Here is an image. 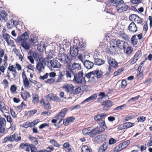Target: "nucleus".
Returning <instances> with one entry per match:
<instances>
[{"mask_svg":"<svg viewBox=\"0 0 152 152\" xmlns=\"http://www.w3.org/2000/svg\"><path fill=\"white\" fill-rule=\"evenodd\" d=\"M57 58L64 64H69L71 61V59L69 57L64 53H59L58 55Z\"/></svg>","mask_w":152,"mask_h":152,"instance_id":"0eeeda50","label":"nucleus"},{"mask_svg":"<svg viewBox=\"0 0 152 152\" xmlns=\"http://www.w3.org/2000/svg\"><path fill=\"white\" fill-rule=\"evenodd\" d=\"M50 64L53 68H59L61 66L60 62L56 60L53 59L50 61Z\"/></svg>","mask_w":152,"mask_h":152,"instance_id":"cd10ccee","label":"nucleus"},{"mask_svg":"<svg viewBox=\"0 0 152 152\" xmlns=\"http://www.w3.org/2000/svg\"><path fill=\"white\" fill-rule=\"evenodd\" d=\"M47 149H50V151H48L46 150H44L40 151L39 152H51V151H53L54 150V148L53 147H49L47 148Z\"/></svg>","mask_w":152,"mask_h":152,"instance_id":"0e129e2a","label":"nucleus"},{"mask_svg":"<svg viewBox=\"0 0 152 152\" xmlns=\"http://www.w3.org/2000/svg\"><path fill=\"white\" fill-rule=\"evenodd\" d=\"M39 100V97L38 94L37 93L33 94L32 102L34 103H37Z\"/></svg>","mask_w":152,"mask_h":152,"instance_id":"4c0bfd02","label":"nucleus"},{"mask_svg":"<svg viewBox=\"0 0 152 152\" xmlns=\"http://www.w3.org/2000/svg\"><path fill=\"white\" fill-rule=\"evenodd\" d=\"M93 72L94 75L98 79L101 78L103 75V72L98 69H96Z\"/></svg>","mask_w":152,"mask_h":152,"instance_id":"473e14b6","label":"nucleus"},{"mask_svg":"<svg viewBox=\"0 0 152 152\" xmlns=\"http://www.w3.org/2000/svg\"><path fill=\"white\" fill-rule=\"evenodd\" d=\"M2 83L4 85V88H7L8 87L9 83L7 79H5L3 80Z\"/></svg>","mask_w":152,"mask_h":152,"instance_id":"6e6d98bb","label":"nucleus"},{"mask_svg":"<svg viewBox=\"0 0 152 152\" xmlns=\"http://www.w3.org/2000/svg\"><path fill=\"white\" fill-rule=\"evenodd\" d=\"M82 152H92L91 149L87 145H84L81 148Z\"/></svg>","mask_w":152,"mask_h":152,"instance_id":"c9c22d12","label":"nucleus"},{"mask_svg":"<svg viewBox=\"0 0 152 152\" xmlns=\"http://www.w3.org/2000/svg\"><path fill=\"white\" fill-rule=\"evenodd\" d=\"M81 69V65L79 63H74L72 65H68L66 71V77L71 78L74 76L73 81L76 83L78 84L85 83V77H83V73Z\"/></svg>","mask_w":152,"mask_h":152,"instance_id":"f257e3e1","label":"nucleus"},{"mask_svg":"<svg viewBox=\"0 0 152 152\" xmlns=\"http://www.w3.org/2000/svg\"><path fill=\"white\" fill-rule=\"evenodd\" d=\"M2 37L9 45L14 44V41L11 40L10 36L7 33H3L2 34Z\"/></svg>","mask_w":152,"mask_h":152,"instance_id":"aec40b11","label":"nucleus"},{"mask_svg":"<svg viewBox=\"0 0 152 152\" xmlns=\"http://www.w3.org/2000/svg\"><path fill=\"white\" fill-rule=\"evenodd\" d=\"M107 146L105 142L103 143L102 145H101L99 148V152H104L107 149Z\"/></svg>","mask_w":152,"mask_h":152,"instance_id":"e433bc0d","label":"nucleus"},{"mask_svg":"<svg viewBox=\"0 0 152 152\" xmlns=\"http://www.w3.org/2000/svg\"><path fill=\"white\" fill-rule=\"evenodd\" d=\"M67 111V109L66 108H64L62 109L58 114L55 116V118L56 119L63 118L65 116Z\"/></svg>","mask_w":152,"mask_h":152,"instance_id":"393cba45","label":"nucleus"},{"mask_svg":"<svg viewBox=\"0 0 152 152\" xmlns=\"http://www.w3.org/2000/svg\"><path fill=\"white\" fill-rule=\"evenodd\" d=\"M107 59L109 65L112 66V67L115 68L118 66V63L115 59L111 57L108 56L107 57Z\"/></svg>","mask_w":152,"mask_h":152,"instance_id":"a211bd4d","label":"nucleus"},{"mask_svg":"<svg viewBox=\"0 0 152 152\" xmlns=\"http://www.w3.org/2000/svg\"><path fill=\"white\" fill-rule=\"evenodd\" d=\"M16 68L14 67L13 65H10L7 68V76L8 80L10 81H12V80H13L12 78H10V72H16Z\"/></svg>","mask_w":152,"mask_h":152,"instance_id":"f3484780","label":"nucleus"},{"mask_svg":"<svg viewBox=\"0 0 152 152\" xmlns=\"http://www.w3.org/2000/svg\"><path fill=\"white\" fill-rule=\"evenodd\" d=\"M38 57L39 61L37 63L36 67L38 72L40 73L43 72L45 69V64H43L42 62H44L45 60L44 58H42V56L41 55H38Z\"/></svg>","mask_w":152,"mask_h":152,"instance_id":"39448f33","label":"nucleus"},{"mask_svg":"<svg viewBox=\"0 0 152 152\" xmlns=\"http://www.w3.org/2000/svg\"><path fill=\"white\" fill-rule=\"evenodd\" d=\"M40 103L43 104L44 108L45 110H48L51 109V107L50 104L49 103L48 100L42 99L41 100Z\"/></svg>","mask_w":152,"mask_h":152,"instance_id":"bb28decb","label":"nucleus"},{"mask_svg":"<svg viewBox=\"0 0 152 152\" xmlns=\"http://www.w3.org/2000/svg\"><path fill=\"white\" fill-rule=\"evenodd\" d=\"M129 19L132 22L136 23L137 24H142L143 19L136 14H133L130 15Z\"/></svg>","mask_w":152,"mask_h":152,"instance_id":"6e6552de","label":"nucleus"},{"mask_svg":"<svg viewBox=\"0 0 152 152\" xmlns=\"http://www.w3.org/2000/svg\"><path fill=\"white\" fill-rule=\"evenodd\" d=\"M28 33L25 32L21 36L18 37L16 41L18 42H22L21 46L26 50H28L30 48V45L28 43L26 42L28 38Z\"/></svg>","mask_w":152,"mask_h":152,"instance_id":"f03ea898","label":"nucleus"},{"mask_svg":"<svg viewBox=\"0 0 152 152\" xmlns=\"http://www.w3.org/2000/svg\"><path fill=\"white\" fill-rule=\"evenodd\" d=\"M122 149L121 147V145H120V144L116 146L114 150V152H118L119 151L121 150H122Z\"/></svg>","mask_w":152,"mask_h":152,"instance_id":"052dcab7","label":"nucleus"},{"mask_svg":"<svg viewBox=\"0 0 152 152\" xmlns=\"http://www.w3.org/2000/svg\"><path fill=\"white\" fill-rule=\"evenodd\" d=\"M94 62L96 64L98 65H100L104 64V61L102 60L99 58H97L95 59Z\"/></svg>","mask_w":152,"mask_h":152,"instance_id":"a19ab883","label":"nucleus"},{"mask_svg":"<svg viewBox=\"0 0 152 152\" xmlns=\"http://www.w3.org/2000/svg\"><path fill=\"white\" fill-rule=\"evenodd\" d=\"M81 89L80 87H77L75 89H74L72 94H76L80 93L81 92Z\"/></svg>","mask_w":152,"mask_h":152,"instance_id":"864d4df0","label":"nucleus"},{"mask_svg":"<svg viewBox=\"0 0 152 152\" xmlns=\"http://www.w3.org/2000/svg\"><path fill=\"white\" fill-rule=\"evenodd\" d=\"M83 64L85 67L88 69L92 68L94 66L93 63L88 60H86Z\"/></svg>","mask_w":152,"mask_h":152,"instance_id":"7c9ffc66","label":"nucleus"},{"mask_svg":"<svg viewBox=\"0 0 152 152\" xmlns=\"http://www.w3.org/2000/svg\"><path fill=\"white\" fill-rule=\"evenodd\" d=\"M73 45L76 47L78 49L81 51H83L86 49V45L83 41L80 42L78 38H74Z\"/></svg>","mask_w":152,"mask_h":152,"instance_id":"423d86ee","label":"nucleus"},{"mask_svg":"<svg viewBox=\"0 0 152 152\" xmlns=\"http://www.w3.org/2000/svg\"><path fill=\"white\" fill-rule=\"evenodd\" d=\"M90 127L88 128H85L82 130L83 134L84 135H87L89 134L90 135L91 130H90Z\"/></svg>","mask_w":152,"mask_h":152,"instance_id":"79ce46f5","label":"nucleus"},{"mask_svg":"<svg viewBox=\"0 0 152 152\" xmlns=\"http://www.w3.org/2000/svg\"><path fill=\"white\" fill-rule=\"evenodd\" d=\"M124 49V52L126 55L129 56L130 55L133 51V48L130 46L127 47L126 48L125 47Z\"/></svg>","mask_w":152,"mask_h":152,"instance_id":"72a5a7b5","label":"nucleus"},{"mask_svg":"<svg viewBox=\"0 0 152 152\" xmlns=\"http://www.w3.org/2000/svg\"><path fill=\"white\" fill-rule=\"evenodd\" d=\"M148 24L147 22H146L144 24V25L143 26V31L145 33H147V31L148 30Z\"/></svg>","mask_w":152,"mask_h":152,"instance_id":"13d9d810","label":"nucleus"},{"mask_svg":"<svg viewBox=\"0 0 152 152\" xmlns=\"http://www.w3.org/2000/svg\"><path fill=\"white\" fill-rule=\"evenodd\" d=\"M124 124L125 129H127L134 126V123L126 122L124 123Z\"/></svg>","mask_w":152,"mask_h":152,"instance_id":"37998d69","label":"nucleus"},{"mask_svg":"<svg viewBox=\"0 0 152 152\" xmlns=\"http://www.w3.org/2000/svg\"><path fill=\"white\" fill-rule=\"evenodd\" d=\"M117 49H118V47L114 45H113L110 46L108 48L107 51L108 53H109L110 54H116L117 53H118Z\"/></svg>","mask_w":152,"mask_h":152,"instance_id":"a878e982","label":"nucleus"},{"mask_svg":"<svg viewBox=\"0 0 152 152\" xmlns=\"http://www.w3.org/2000/svg\"><path fill=\"white\" fill-rule=\"evenodd\" d=\"M104 128H101V129L98 127H96L94 129L91 130V134L89 136L90 137H94L96 135L104 131Z\"/></svg>","mask_w":152,"mask_h":152,"instance_id":"2eb2a0df","label":"nucleus"},{"mask_svg":"<svg viewBox=\"0 0 152 152\" xmlns=\"http://www.w3.org/2000/svg\"><path fill=\"white\" fill-rule=\"evenodd\" d=\"M116 42L117 47L121 50L125 49V47L128 44L127 42L119 39L116 41Z\"/></svg>","mask_w":152,"mask_h":152,"instance_id":"4be33fe9","label":"nucleus"},{"mask_svg":"<svg viewBox=\"0 0 152 152\" xmlns=\"http://www.w3.org/2000/svg\"><path fill=\"white\" fill-rule=\"evenodd\" d=\"M21 137L20 136H18V135L16 133H14L13 135L7 136L5 137L2 140V143L6 142L7 141L12 142L14 141L18 142L21 140Z\"/></svg>","mask_w":152,"mask_h":152,"instance_id":"20e7f679","label":"nucleus"},{"mask_svg":"<svg viewBox=\"0 0 152 152\" xmlns=\"http://www.w3.org/2000/svg\"><path fill=\"white\" fill-rule=\"evenodd\" d=\"M122 2L116 4V9L118 12L121 13L126 11L128 9V6L124 3L123 1Z\"/></svg>","mask_w":152,"mask_h":152,"instance_id":"9d476101","label":"nucleus"},{"mask_svg":"<svg viewBox=\"0 0 152 152\" xmlns=\"http://www.w3.org/2000/svg\"><path fill=\"white\" fill-rule=\"evenodd\" d=\"M121 145V147L122 148V149H123L126 148L127 146V142L126 141H125L122 143L120 144Z\"/></svg>","mask_w":152,"mask_h":152,"instance_id":"69168bd1","label":"nucleus"},{"mask_svg":"<svg viewBox=\"0 0 152 152\" xmlns=\"http://www.w3.org/2000/svg\"><path fill=\"white\" fill-rule=\"evenodd\" d=\"M105 140V136L103 134L97 136L94 138L95 141L98 143H101Z\"/></svg>","mask_w":152,"mask_h":152,"instance_id":"b1692460","label":"nucleus"},{"mask_svg":"<svg viewBox=\"0 0 152 152\" xmlns=\"http://www.w3.org/2000/svg\"><path fill=\"white\" fill-rule=\"evenodd\" d=\"M79 50L76 47L73 45L70 47V53L71 56L74 57L76 56L78 54Z\"/></svg>","mask_w":152,"mask_h":152,"instance_id":"412c9836","label":"nucleus"},{"mask_svg":"<svg viewBox=\"0 0 152 152\" xmlns=\"http://www.w3.org/2000/svg\"><path fill=\"white\" fill-rule=\"evenodd\" d=\"M37 110L35 109L29 111L28 113L29 116H32L37 112Z\"/></svg>","mask_w":152,"mask_h":152,"instance_id":"e2e57ef3","label":"nucleus"},{"mask_svg":"<svg viewBox=\"0 0 152 152\" xmlns=\"http://www.w3.org/2000/svg\"><path fill=\"white\" fill-rule=\"evenodd\" d=\"M98 96L100 97L98 98L97 99V102H100L102 100V99L104 98H106L107 96L105 94L104 92H100L99 93Z\"/></svg>","mask_w":152,"mask_h":152,"instance_id":"f704fd0d","label":"nucleus"},{"mask_svg":"<svg viewBox=\"0 0 152 152\" xmlns=\"http://www.w3.org/2000/svg\"><path fill=\"white\" fill-rule=\"evenodd\" d=\"M106 116V114L102 113L98 114L94 116L95 120L97 122V124L100 126L101 129L106 127L104 118Z\"/></svg>","mask_w":152,"mask_h":152,"instance_id":"7ed1b4c3","label":"nucleus"},{"mask_svg":"<svg viewBox=\"0 0 152 152\" xmlns=\"http://www.w3.org/2000/svg\"><path fill=\"white\" fill-rule=\"evenodd\" d=\"M63 88L64 89L67 93L70 94H73L75 87L72 84L66 83L63 85Z\"/></svg>","mask_w":152,"mask_h":152,"instance_id":"f8f14e48","label":"nucleus"},{"mask_svg":"<svg viewBox=\"0 0 152 152\" xmlns=\"http://www.w3.org/2000/svg\"><path fill=\"white\" fill-rule=\"evenodd\" d=\"M20 94L22 98L25 101H26L28 98L31 96L29 92L27 91L22 87L21 88Z\"/></svg>","mask_w":152,"mask_h":152,"instance_id":"ddd939ff","label":"nucleus"},{"mask_svg":"<svg viewBox=\"0 0 152 152\" xmlns=\"http://www.w3.org/2000/svg\"><path fill=\"white\" fill-rule=\"evenodd\" d=\"M63 76L62 72H60L59 73V74L58 75V77L56 80V82H61L63 79Z\"/></svg>","mask_w":152,"mask_h":152,"instance_id":"09e8293b","label":"nucleus"},{"mask_svg":"<svg viewBox=\"0 0 152 152\" xmlns=\"http://www.w3.org/2000/svg\"><path fill=\"white\" fill-rule=\"evenodd\" d=\"M18 20L13 18L10 19L8 22H7V28L9 29L15 27L18 24Z\"/></svg>","mask_w":152,"mask_h":152,"instance_id":"9b49d317","label":"nucleus"},{"mask_svg":"<svg viewBox=\"0 0 152 152\" xmlns=\"http://www.w3.org/2000/svg\"><path fill=\"white\" fill-rule=\"evenodd\" d=\"M23 83V86L26 89H28L31 88V85L28 79L26 77L25 72L23 71L22 73Z\"/></svg>","mask_w":152,"mask_h":152,"instance_id":"1a4fd4ad","label":"nucleus"},{"mask_svg":"<svg viewBox=\"0 0 152 152\" xmlns=\"http://www.w3.org/2000/svg\"><path fill=\"white\" fill-rule=\"evenodd\" d=\"M6 121L3 118L0 116V133L4 134L5 132Z\"/></svg>","mask_w":152,"mask_h":152,"instance_id":"4468645a","label":"nucleus"},{"mask_svg":"<svg viewBox=\"0 0 152 152\" xmlns=\"http://www.w3.org/2000/svg\"><path fill=\"white\" fill-rule=\"evenodd\" d=\"M118 35L120 37L126 41H127L129 39V36L126 34L124 31H120L119 32Z\"/></svg>","mask_w":152,"mask_h":152,"instance_id":"c85d7f7f","label":"nucleus"},{"mask_svg":"<svg viewBox=\"0 0 152 152\" xmlns=\"http://www.w3.org/2000/svg\"><path fill=\"white\" fill-rule=\"evenodd\" d=\"M124 69L123 68H121L118 69L117 71L115 72L114 73V75L115 76H116L118 75L121 74V73L123 71Z\"/></svg>","mask_w":152,"mask_h":152,"instance_id":"bf43d9fd","label":"nucleus"},{"mask_svg":"<svg viewBox=\"0 0 152 152\" xmlns=\"http://www.w3.org/2000/svg\"><path fill=\"white\" fill-rule=\"evenodd\" d=\"M131 41L132 44L134 45H135L138 43L137 39L136 38V35H134L131 38Z\"/></svg>","mask_w":152,"mask_h":152,"instance_id":"de8ad7c7","label":"nucleus"},{"mask_svg":"<svg viewBox=\"0 0 152 152\" xmlns=\"http://www.w3.org/2000/svg\"><path fill=\"white\" fill-rule=\"evenodd\" d=\"M28 139L35 145H37L38 144V140L36 137L30 135L28 137Z\"/></svg>","mask_w":152,"mask_h":152,"instance_id":"ea45409f","label":"nucleus"},{"mask_svg":"<svg viewBox=\"0 0 152 152\" xmlns=\"http://www.w3.org/2000/svg\"><path fill=\"white\" fill-rule=\"evenodd\" d=\"M49 142L51 145L54 147L59 148L61 146L57 141L54 139L50 140Z\"/></svg>","mask_w":152,"mask_h":152,"instance_id":"58836bf2","label":"nucleus"},{"mask_svg":"<svg viewBox=\"0 0 152 152\" xmlns=\"http://www.w3.org/2000/svg\"><path fill=\"white\" fill-rule=\"evenodd\" d=\"M136 25L134 22H132L129 25L127 29L131 33H135L137 30Z\"/></svg>","mask_w":152,"mask_h":152,"instance_id":"6ab92c4d","label":"nucleus"},{"mask_svg":"<svg viewBox=\"0 0 152 152\" xmlns=\"http://www.w3.org/2000/svg\"><path fill=\"white\" fill-rule=\"evenodd\" d=\"M55 81V80L53 78H50L48 79L45 81V83L49 84H51L53 83Z\"/></svg>","mask_w":152,"mask_h":152,"instance_id":"774afa93","label":"nucleus"},{"mask_svg":"<svg viewBox=\"0 0 152 152\" xmlns=\"http://www.w3.org/2000/svg\"><path fill=\"white\" fill-rule=\"evenodd\" d=\"M47 97L50 100L59 102L61 100L59 97L56 95H54L52 93H50L48 94Z\"/></svg>","mask_w":152,"mask_h":152,"instance_id":"c756f323","label":"nucleus"},{"mask_svg":"<svg viewBox=\"0 0 152 152\" xmlns=\"http://www.w3.org/2000/svg\"><path fill=\"white\" fill-rule=\"evenodd\" d=\"M6 109V106L4 103L2 101H0V111L3 112V111L5 110Z\"/></svg>","mask_w":152,"mask_h":152,"instance_id":"3c124183","label":"nucleus"},{"mask_svg":"<svg viewBox=\"0 0 152 152\" xmlns=\"http://www.w3.org/2000/svg\"><path fill=\"white\" fill-rule=\"evenodd\" d=\"M143 73L142 71H139L137 72V77L138 79L140 80L142 79L143 78Z\"/></svg>","mask_w":152,"mask_h":152,"instance_id":"c03bdc74","label":"nucleus"},{"mask_svg":"<svg viewBox=\"0 0 152 152\" xmlns=\"http://www.w3.org/2000/svg\"><path fill=\"white\" fill-rule=\"evenodd\" d=\"M97 97V94H94L84 100L82 103H83L86 102H89L91 101L95 100L96 99Z\"/></svg>","mask_w":152,"mask_h":152,"instance_id":"2f4dec72","label":"nucleus"},{"mask_svg":"<svg viewBox=\"0 0 152 152\" xmlns=\"http://www.w3.org/2000/svg\"><path fill=\"white\" fill-rule=\"evenodd\" d=\"M110 72H107L104 75L103 77V78L105 80H108L110 78Z\"/></svg>","mask_w":152,"mask_h":152,"instance_id":"680f3d73","label":"nucleus"},{"mask_svg":"<svg viewBox=\"0 0 152 152\" xmlns=\"http://www.w3.org/2000/svg\"><path fill=\"white\" fill-rule=\"evenodd\" d=\"M6 54H4V50L0 47V65L2 62L3 60L2 58Z\"/></svg>","mask_w":152,"mask_h":152,"instance_id":"a18cd8bd","label":"nucleus"},{"mask_svg":"<svg viewBox=\"0 0 152 152\" xmlns=\"http://www.w3.org/2000/svg\"><path fill=\"white\" fill-rule=\"evenodd\" d=\"M8 60V57L7 54L4 56V58L3 59L4 64L1 66H0V71L2 73H4L6 67L7 66L8 64L7 63Z\"/></svg>","mask_w":152,"mask_h":152,"instance_id":"5701e85b","label":"nucleus"},{"mask_svg":"<svg viewBox=\"0 0 152 152\" xmlns=\"http://www.w3.org/2000/svg\"><path fill=\"white\" fill-rule=\"evenodd\" d=\"M0 15L1 17L3 19L6 20L7 19V14L6 13L5 11L4 10H2L1 11Z\"/></svg>","mask_w":152,"mask_h":152,"instance_id":"603ef678","label":"nucleus"},{"mask_svg":"<svg viewBox=\"0 0 152 152\" xmlns=\"http://www.w3.org/2000/svg\"><path fill=\"white\" fill-rule=\"evenodd\" d=\"M146 119V118L144 116H141L138 117L137 118V120L138 121V122H143L144 121H145Z\"/></svg>","mask_w":152,"mask_h":152,"instance_id":"338daca9","label":"nucleus"},{"mask_svg":"<svg viewBox=\"0 0 152 152\" xmlns=\"http://www.w3.org/2000/svg\"><path fill=\"white\" fill-rule=\"evenodd\" d=\"M137 61V59H136L134 56H133L129 60L128 63L130 65H133L135 64Z\"/></svg>","mask_w":152,"mask_h":152,"instance_id":"5fc2aeb1","label":"nucleus"},{"mask_svg":"<svg viewBox=\"0 0 152 152\" xmlns=\"http://www.w3.org/2000/svg\"><path fill=\"white\" fill-rule=\"evenodd\" d=\"M101 104L103 106V110L107 111L112 106L113 103L111 101L107 100L102 102Z\"/></svg>","mask_w":152,"mask_h":152,"instance_id":"dca6fc26","label":"nucleus"},{"mask_svg":"<svg viewBox=\"0 0 152 152\" xmlns=\"http://www.w3.org/2000/svg\"><path fill=\"white\" fill-rule=\"evenodd\" d=\"M17 90V87L16 86L14 85H12L10 88V91L12 93H15Z\"/></svg>","mask_w":152,"mask_h":152,"instance_id":"8fccbe9b","label":"nucleus"},{"mask_svg":"<svg viewBox=\"0 0 152 152\" xmlns=\"http://www.w3.org/2000/svg\"><path fill=\"white\" fill-rule=\"evenodd\" d=\"M142 53L141 50H138L135 53L134 56L138 60V59L142 56Z\"/></svg>","mask_w":152,"mask_h":152,"instance_id":"49530a36","label":"nucleus"},{"mask_svg":"<svg viewBox=\"0 0 152 152\" xmlns=\"http://www.w3.org/2000/svg\"><path fill=\"white\" fill-rule=\"evenodd\" d=\"M53 55L51 51H49L48 53H46V58L49 59L53 58Z\"/></svg>","mask_w":152,"mask_h":152,"instance_id":"4d7b16f0","label":"nucleus"}]
</instances>
